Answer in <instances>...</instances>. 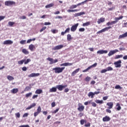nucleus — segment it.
Returning a JSON list of instances; mask_svg holds the SVG:
<instances>
[{"label":"nucleus","instance_id":"f257e3e1","mask_svg":"<svg viewBox=\"0 0 127 127\" xmlns=\"http://www.w3.org/2000/svg\"><path fill=\"white\" fill-rule=\"evenodd\" d=\"M124 18L123 16H121L119 17H115V21H113L112 22H108L106 23V25L107 26H110V25H113V24H116L117 22H118L119 20L121 19H123Z\"/></svg>","mask_w":127,"mask_h":127},{"label":"nucleus","instance_id":"f03ea898","mask_svg":"<svg viewBox=\"0 0 127 127\" xmlns=\"http://www.w3.org/2000/svg\"><path fill=\"white\" fill-rule=\"evenodd\" d=\"M65 67H56L53 68V71H55L56 74H60V73H62Z\"/></svg>","mask_w":127,"mask_h":127},{"label":"nucleus","instance_id":"7ed1b4c3","mask_svg":"<svg viewBox=\"0 0 127 127\" xmlns=\"http://www.w3.org/2000/svg\"><path fill=\"white\" fill-rule=\"evenodd\" d=\"M5 5L10 6L11 5H15V2L13 1H6L4 2Z\"/></svg>","mask_w":127,"mask_h":127},{"label":"nucleus","instance_id":"20e7f679","mask_svg":"<svg viewBox=\"0 0 127 127\" xmlns=\"http://www.w3.org/2000/svg\"><path fill=\"white\" fill-rule=\"evenodd\" d=\"M66 87H68V85H56V88L59 90V91H63V89H65V88H66Z\"/></svg>","mask_w":127,"mask_h":127},{"label":"nucleus","instance_id":"39448f33","mask_svg":"<svg viewBox=\"0 0 127 127\" xmlns=\"http://www.w3.org/2000/svg\"><path fill=\"white\" fill-rule=\"evenodd\" d=\"M114 65L116 68H121L122 67V61L119 60L118 61L115 62Z\"/></svg>","mask_w":127,"mask_h":127},{"label":"nucleus","instance_id":"423d86ee","mask_svg":"<svg viewBox=\"0 0 127 127\" xmlns=\"http://www.w3.org/2000/svg\"><path fill=\"white\" fill-rule=\"evenodd\" d=\"M47 60H48V61H50V64H54L55 63H57V62H58V60L57 59H55L54 61L53 60V58H48L47 59Z\"/></svg>","mask_w":127,"mask_h":127},{"label":"nucleus","instance_id":"0eeeda50","mask_svg":"<svg viewBox=\"0 0 127 127\" xmlns=\"http://www.w3.org/2000/svg\"><path fill=\"white\" fill-rule=\"evenodd\" d=\"M78 26H79V23H76L74 25H72L70 28V30L71 31H72V32H75V31H76V30H77V28L78 27Z\"/></svg>","mask_w":127,"mask_h":127},{"label":"nucleus","instance_id":"6e6552de","mask_svg":"<svg viewBox=\"0 0 127 127\" xmlns=\"http://www.w3.org/2000/svg\"><path fill=\"white\" fill-rule=\"evenodd\" d=\"M78 108H77V110L79 112H83L85 109V106H83L82 104L78 103Z\"/></svg>","mask_w":127,"mask_h":127},{"label":"nucleus","instance_id":"1a4fd4ad","mask_svg":"<svg viewBox=\"0 0 127 127\" xmlns=\"http://www.w3.org/2000/svg\"><path fill=\"white\" fill-rule=\"evenodd\" d=\"M117 52H119V51L118 50V49H115L114 50H112V51H110L109 52V53H108V55L109 56V57L114 55V54H115V53H117Z\"/></svg>","mask_w":127,"mask_h":127},{"label":"nucleus","instance_id":"9d476101","mask_svg":"<svg viewBox=\"0 0 127 127\" xmlns=\"http://www.w3.org/2000/svg\"><path fill=\"white\" fill-rule=\"evenodd\" d=\"M63 47H64V45H58L53 48L52 50H59L60 49H62Z\"/></svg>","mask_w":127,"mask_h":127},{"label":"nucleus","instance_id":"9b49d317","mask_svg":"<svg viewBox=\"0 0 127 127\" xmlns=\"http://www.w3.org/2000/svg\"><path fill=\"white\" fill-rule=\"evenodd\" d=\"M40 75V73H32L31 74L28 75V77H29V78H32L33 77H38V76H39Z\"/></svg>","mask_w":127,"mask_h":127},{"label":"nucleus","instance_id":"f8f14e48","mask_svg":"<svg viewBox=\"0 0 127 127\" xmlns=\"http://www.w3.org/2000/svg\"><path fill=\"white\" fill-rule=\"evenodd\" d=\"M12 43H13V42L12 41L10 40H7L4 41L3 43V44H4V45H6L7 44H8L9 45H10L12 44Z\"/></svg>","mask_w":127,"mask_h":127},{"label":"nucleus","instance_id":"ddd939ff","mask_svg":"<svg viewBox=\"0 0 127 127\" xmlns=\"http://www.w3.org/2000/svg\"><path fill=\"white\" fill-rule=\"evenodd\" d=\"M97 54H107L108 53L107 50H101L97 52Z\"/></svg>","mask_w":127,"mask_h":127},{"label":"nucleus","instance_id":"4468645a","mask_svg":"<svg viewBox=\"0 0 127 127\" xmlns=\"http://www.w3.org/2000/svg\"><path fill=\"white\" fill-rule=\"evenodd\" d=\"M69 32H70V28L69 27L66 28V30L64 32H62L61 35H62V36H64V35H65V34H66V33H69Z\"/></svg>","mask_w":127,"mask_h":127},{"label":"nucleus","instance_id":"2eb2a0df","mask_svg":"<svg viewBox=\"0 0 127 127\" xmlns=\"http://www.w3.org/2000/svg\"><path fill=\"white\" fill-rule=\"evenodd\" d=\"M105 20L106 19L104 17H101L100 18L98 19L97 20V23L100 24V23H102L103 22H105Z\"/></svg>","mask_w":127,"mask_h":127},{"label":"nucleus","instance_id":"dca6fc26","mask_svg":"<svg viewBox=\"0 0 127 127\" xmlns=\"http://www.w3.org/2000/svg\"><path fill=\"white\" fill-rule=\"evenodd\" d=\"M29 49L31 51H34L35 49H36V48L35 47V46H34L33 44H31L29 46Z\"/></svg>","mask_w":127,"mask_h":127},{"label":"nucleus","instance_id":"f3484780","mask_svg":"<svg viewBox=\"0 0 127 127\" xmlns=\"http://www.w3.org/2000/svg\"><path fill=\"white\" fill-rule=\"evenodd\" d=\"M103 122H110L111 121V118L109 116H106L105 117L103 118Z\"/></svg>","mask_w":127,"mask_h":127},{"label":"nucleus","instance_id":"a211bd4d","mask_svg":"<svg viewBox=\"0 0 127 127\" xmlns=\"http://www.w3.org/2000/svg\"><path fill=\"white\" fill-rule=\"evenodd\" d=\"M50 93H55L57 92V88L55 87H53L52 88L50 89L49 90Z\"/></svg>","mask_w":127,"mask_h":127},{"label":"nucleus","instance_id":"6ab92c4d","mask_svg":"<svg viewBox=\"0 0 127 127\" xmlns=\"http://www.w3.org/2000/svg\"><path fill=\"white\" fill-rule=\"evenodd\" d=\"M107 106H108V109H113V107H114V103L108 102L107 103Z\"/></svg>","mask_w":127,"mask_h":127},{"label":"nucleus","instance_id":"aec40b11","mask_svg":"<svg viewBox=\"0 0 127 127\" xmlns=\"http://www.w3.org/2000/svg\"><path fill=\"white\" fill-rule=\"evenodd\" d=\"M72 65H73V63H64L63 64H61V66H72Z\"/></svg>","mask_w":127,"mask_h":127},{"label":"nucleus","instance_id":"412c9836","mask_svg":"<svg viewBox=\"0 0 127 127\" xmlns=\"http://www.w3.org/2000/svg\"><path fill=\"white\" fill-rule=\"evenodd\" d=\"M125 37H127V32L122 35H120L119 37V39H122V38H125Z\"/></svg>","mask_w":127,"mask_h":127},{"label":"nucleus","instance_id":"4be33fe9","mask_svg":"<svg viewBox=\"0 0 127 127\" xmlns=\"http://www.w3.org/2000/svg\"><path fill=\"white\" fill-rule=\"evenodd\" d=\"M116 107L117 111H121L122 110V107H121V104H120V103H117Z\"/></svg>","mask_w":127,"mask_h":127},{"label":"nucleus","instance_id":"5701e85b","mask_svg":"<svg viewBox=\"0 0 127 127\" xmlns=\"http://www.w3.org/2000/svg\"><path fill=\"white\" fill-rule=\"evenodd\" d=\"M12 94H16V93L18 92V88H14L10 91Z\"/></svg>","mask_w":127,"mask_h":127},{"label":"nucleus","instance_id":"b1692460","mask_svg":"<svg viewBox=\"0 0 127 127\" xmlns=\"http://www.w3.org/2000/svg\"><path fill=\"white\" fill-rule=\"evenodd\" d=\"M85 12H80L79 13H76L75 14V17H78V16H81V15H83V14H85Z\"/></svg>","mask_w":127,"mask_h":127},{"label":"nucleus","instance_id":"393cba45","mask_svg":"<svg viewBox=\"0 0 127 127\" xmlns=\"http://www.w3.org/2000/svg\"><path fill=\"white\" fill-rule=\"evenodd\" d=\"M79 71H80V68H77L75 69L71 73V76H75V75H76V73H78Z\"/></svg>","mask_w":127,"mask_h":127},{"label":"nucleus","instance_id":"a878e982","mask_svg":"<svg viewBox=\"0 0 127 127\" xmlns=\"http://www.w3.org/2000/svg\"><path fill=\"white\" fill-rule=\"evenodd\" d=\"M36 106V104L33 103L32 105H31L30 106L28 107L26 110H30V109H32V108H34Z\"/></svg>","mask_w":127,"mask_h":127},{"label":"nucleus","instance_id":"bb28decb","mask_svg":"<svg viewBox=\"0 0 127 127\" xmlns=\"http://www.w3.org/2000/svg\"><path fill=\"white\" fill-rule=\"evenodd\" d=\"M22 53H24V54H25V55H27L29 54V52H28V51H27L25 49H22Z\"/></svg>","mask_w":127,"mask_h":127},{"label":"nucleus","instance_id":"cd10ccee","mask_svg":"<svg viewBox=\"0 0 127 127\" xmlns=\"http://www.w3.org/2000/svg\"><path fill=\"white\" fill-rule=\"evenodd\" d=\"M112 29V26H109V27H106L103 29H102V30L103 31V32H105V31H108V30H109V29Z\"/></svg>","mask_w":127,"mask_h":127},{"label":"nucleus","instance_id":"c85d7f7f","mask_svg":"<svg viewBox=\"0 0 127 127\" xmlns=\"http://www.w3.org/2000/svg\"><path fill=\"white\" fill-rule=\"evenodd\" d=\"M94 96H95L94 92H90L88 93V96L89 97H91V98L92 99H93V98H94Z\"/></svg>","mask_w":127,"mask_h":127},{"label":"nucleus","instance_id":"c756f323","mask_svg":"<svg viewBox=\"0 0 127 127\" xmlns=\"http://www.w3.org/2000/svg\"><path fill=\"white\" fill-rule=\"evenodd\" d=\"M42 93H43L42 89H37L35 91V94H42Z\"/></svg>","mask_w":127,"mask_h":127},{"label":"nucleus","instance_id":"7c9ffc66","mask_svg":"<svg viewBox=\"0 0 127 127\" xmlns=\"http://www.w3.org/2000/svg\"><path fill=\"white\" fill-rule=\"evenodd\" d=\"M54 5V3H51L50 4H48V5H46L45 6V7H46V8H49L50 7H52V6H53Z\"/></svg>","mask_w":127,"mask_h":127},{"label":"nucleus","instance_id":"2f4dec72","mask_svg":"<svg viewBox=\"0 0 127 127\" xmlns=\"http://www.w3.org/2000/svg\"><path fill=\"white\" fill-rule=\"evenodd\" d=\"M30 90H31V87L30 86H26L24 91V92H28V91H30Z\"/></svg>","mask_w":127,"mask_h":127},{"label":"nucleus","instance_id":"473e14b6","mask_svg":"<svg viewBox=\"0 0 127 127\" xmlns=\"http://www.w3.org/2000/svg\"><path fill=\"white\" fill-rule=\"evenodd\" d=\"M91 24V22L90 21L86 22V23H84L82 24V26H89Z\"/></svg>","mask_w":127,"mask_h":127},{"label":"nucleus","instance_id":"72a5a7b5","mask_svg":"<svg viewBox=\"0 0 127 127\" xmlns=\"http://www.w3.org/2000/svg\"><path fill=\"white\" fill-rule=\"evenodd\" d=\"M68 12H76L77 11H79V9H68L67 10Z\"/></svg>","mask_w":127,"mask_h":127},{"label":"nucleus","instance_id":"f704fd0d","mask_svg":"<svg viewBox=\"0 0 127 127\" xmlns=\"http://www.w3.org/2000/svg\"><path fill=\"white\" fill-rule=\"evenodd\" d=\"M72 39V36H71V35L70 34H68L67 35V40L68 41H70Z\"/></svg>","mask_w":127,"mask_h":127},{"label":"nucleus","instance_id":"c9c22d12","mask_svg":"<svg viewBox=\"0 0 127 127\" xmlns=\"http://www.w3.org/2000/svg\"><path fill=\"white\" fill-rule=\"evenodd\" d=\"M7 79L9 80V81H11L12 80H14V77L10 76V75H8L7 76Z\"/></svg>","mask_w":127,"mask_h":127},{"label":"nucleus","instance_id":"e433bc0d","mask_svg":"<svg viewBox=\"0 0 127 127\" xmlns=\"http://www.w3.org/2000/svg\"><path fill=\"white\" fill-rule=\"evenodd\" d=\"M15 22H12V21H9L8 23V24L9 25V26H10L11 27H12V26H13L14 24H15Z\"/></svg>","mask_w":127,"mask_h":127},{"label":"nucleus","instance_id":"4c0bfd02","mask_svg":"<svg viewBox=\"0 0 127 127\" xmlns=\"http://www.w3.org/2000/svg\"><path fill=\"white\" fill-rule=\"evenodd\" d=\"M25 61V59L22 60L21 61H19L18 62V64H19V65H22V64L24 63Z\"/></svg>","mask_w":127,"mask_h":127},{"label":"nucleus","instance_id":"58836bf2","mask_svg":"<svg viewBox=\"0 0 127 127\" xmlns=\"http://www.w3.org/2000/svg\"><path fill=\"white\" fill-rule=\"evenodd\" d=\"M77 8V4L71 5L69 7L70 9H74V8Z\"/></svg>","mask_w":127,"mask_h":127},{"label":"nucleus","instance_id":"ea45409f","mask_svg":"<svg viewBox=\"0 0 127 127\" xmlns=\"http://www.w3.org/2000/svg\"><path fill=\"white\" fill-rule=\"evenodd\" d=\"M31 96H32V92H30L25 94L26 98H29Z\"/></svg>","mask_w":127,"mask_h":127},{"label":"nucleus","instance_id":"a19ab883","mask_svg":"<svg viewBox=\"0 0 127 127\" xmlns=\"http://www.w3.org/2000/svg\"><path fill=\"white\" fill-rule=\"evenodd\" d=\"M31 61V60H30V59H28L26 60H25V61L24 62V64H28V63H29V62H30Z\"/></svg>","mask_w":127,"mask_h":127},{"label":"nucleus","instance_id":"79ce46f5","mask_svg":"<svg viewBox=\"0 0 127 127\" xmlns=\"http://www.w3.org/2000/svg\"><path fill=\"white\" fill-rule=\"evenodd\" d=\"M123 57V55H118L115 56V59H119V58H122Z\"/></svg>","mask_w":127,"mask_h":127},{"label":"nucleus","instance_id":"37998d69","mask_svg":"<svg viewBox=\"0 0 127 127\" xmlns=\"http://www.w3.org/2000/svg\"><path fill=\"white\" fill-rule=\"evenodd\" d=\"M95 102L97 103V104H103L104 102L103 100H95Z\"/></svg>","mask_w":127,"mask_h":127},{"label":"nucleus","instance_id":"c03bdc74","mask_svg":"<svg viewBox=\"0 0 127 127\" xmlns=\"http://www.w3.org/2000/svg\"><path fill=\"white\" fill-rule=\"evenodd\" d=\"M115 89H120V90H122V89H123V87H122L121 86V85H116V86L115 87Z\"/></svg>","mask_w":127,"mask_h":127},{"label":"nucleus","instance_id":"a18cd8bd","mask_svg":"<svg viewBox=\"0 0 127 127\" xmlns=\"http://www.w3.org/2000/svg\"><path fill=\"white\" fill-rule=\"evenodd\" d=\"M84 80L85 82H89V81L91 80V78L90 77V76H87Z\"/></svg>","mask_w":127,"mask_h":127},{"label":"nucleus","instance_id":"49530a36","mask_svg":"<svg viewBox=\"0 0 127 127\" xmlns=\"http://www.w3.org/2000/svg\"><path fill=\"white\" fill-rule=\"evenodd\" d=\"M37 111L38 113H39L40 114V113H41V107L40 106H38Z\"/></svg>","mask_w":127,"mask_h":127},{"label":"nucleus","instance_id":"de8ad7c7","mask_svg":"<svg viewBox=\"0 0 127 127\" xmlns=\"http://www.w3.org/2000/svg\"><path fill=\"white\" fill-rule=\"evenodd\" d=\"M86 120H84V119H82L80 121V124L83 125H84V124H85V123H86Z\"/></svg>","mask_w":127,"mask_h":127},{"label":"nucleus","instance_id":"09e8293b","mask_svg":"<svg viewBox=\"0 0 127 127\" xmlns=\"http://www.w3.org/2000/svg\"><path fill=\"white\" fill-rule=\"evenodd\" d=\"M107 71H113V67H111V66H109L106 69Z\"/></svg>","mask_w":127,"mask_h":127},{"label":"nucleus","instance_id":"8fccbe9b","mask_svg":"<svg viewBox=\"0 0 127 127\" xmlns=\"http://www.w3.org/2000/svg\"><path fill=\"white\" fill-rule=\"evenodd\" d=\"M51 32L52 33H54V34H55V33H57V32H58V30L56 29H53L51 30Z\"/></svg>","mask_w":127,"mask_h":127},{"label":"nucleus","instance_id":"3c124183","mask_svg":"<svg viewBox=\"0 0 127 127\" xmlns=\"http://www.w3.org/2000/svg\"><path fill=\"white\" fill-rule=\"evenodd\" d=\"M84 116V113L80 112L78 114V117L79 118H82V117Z\"/></svg>","mask_w":127,"mask_h":127},{"label":"nucleus","instance_id":"603ef678","mask_svg":"<svg viewBox=\"0 0 127 127\" xmlns=\"http://www.w3.org/2000/svg\"><path fill=\"white\" fill-rule=\"evenodd\" d=\"M98 65V64L97 63H95L94 64H92V65L90 66L89 67L91 68H93V67H96Z\"/></svg>","mask_w":127,"mask_h":127},{"label":"nucleus","instance_id":"864d4df0","mask_svg":"<svg viewBox=\"0 0 127 127\" xmlns=\"http://www.w3.org/2000/svg\"><path fill=\"white\" fill-rule=\"evenodd\" d=\"M90 69H91V67L90 66H89L87 68H86V69H84L82 71V72H83L84 73L87 72V71H89V70H90Z\"/></svg>","mask_w":127,"mask_h":127},{"label":"nucleus","instance_id":"5fc2aeb1","mask_svg":"<svg viewBox=\"0 0 127 127\" xmlns=\"http://www.w3.org/2000/svg\"><path fill=\"white\" fill-rule=\"evenodd\" d=\"M20 44H25L26 43V40H21L20 41Z\"/></svg>","mask_w":127,"mask_h":127},{"label":"nucleus","instance_id":"6e6d98bb","mask_svg":"<svg viewBox=\"0 0 127 127\" xmlns=\"http://www.w3.org/2000/svg\"><path fill=\"white\" fill-rule=\"evenodd\" d=\"M79 31L80 32H83V31H85V28H80L79 29Z\"/></svg>","mask_w":127,"mask_h":127},{"label":"nucleus","instance_id":"4d7b16f0","mask_svg":"<svg viewBox=\"0 0 127 127\" xmlns=\"http://www.w3.org/2000/svg\"><path fill=\"white\" fill-rule=\"evenodd\" d=\"M46 26L43 27L42 29H40V32H42V31H44V30H45L46 29Z\"/></svg>","mask_w":127,"mask_h":127},{"label":"nucleus","instance_id":"13d9d810","mask_svg":"<svg viewBox=\"0 0 127 127\" xmlns=\"http://www.w3.org/2000/svg\"><path fill=\"white\" fill-rule=\"evenodd\" d=\"M60 109L59 108H57L56 110H54L52 113L53 114H56L59 111Z\"/></svg>","mask_w":127,"mask_h":127},{"label":"nucleus","instance_id":"bf43d9fd","mask_svg":"<svg viewBox=\"0 0 127 127\" xmlns=\"http://www.w3.org/2000/svg\"><path fill=\"white\" fill-rule=\"evenodd\" d=\"M85 127H91V124L90 123H88L84 125Z\"/></svg>","mask_w":127,"mask_h":127},{"label":"nucleus","instance_id":"052dcab7","mask_svg":"<svg viewBox=\"0 0 127 127\" xmlns=\"http://www.w3.org/2000/svg\"><path fill=\"white\" fill-rule=\"evenodd\" d=\"M15 116L16 117V118H20V114L18 112L15 114Z\"/></svg>","mask_w":127,"mask_h":127},{"label":"nucleus","instance_id":"680f3d73","mask_svg":"<svg viewBox=\"0 0 127 127\" xmlns=\"http://www.w3.org/2000/svg\"><path fill=\"white\" fill-rule=\"evenodd\" d=\"M51 106H52V108H54V107H55V106H56V103L55 102L52 103Z\"/></svg>","mask_w":127,"mask_h":127},{"label":"nucleus","instance_id":"e2e57ef3","mask_svg":"<svg viewBox=\"0 0 127 127\" xmlns=\"http://www.w3.org/2000/svg\"><path fill=\"white\" fill-rule=\"evenodd\" d=\"M4 18H5L4 16H0V21H1V20L4 19Z\"/></svg>","mask_w":127,"mask_h":127},{"label":"nucleus","instance_id":"0e129e2a","mask_svg":"<svg viewBox=\"0 0 127 127\" xmlns=\"http://www.w3.org/2000/svg\"><path fill=\"white\" fill-rule=\"evenodd\" d=\"M91 105H92V107H97V104H96V103H95V102H92Z\"/></svg>","mask_w":127,"mask_h":127},{"label":"nucleus","instance_id":"69168bd1","mask_svg":"<svg viewBox=\"0 0 127 127\" xmlns=\"http://www.w3.org/2000/svg\"><path fill=\"white\" fill-rule=\"evenodd\" d=\"M51 25V23L49 22H45L44 23V25Z\"/></svg>","mask_w":127,"mask_h":127},{"label":"nucleus","instance_id":"338daca9","mask_svg":"<svg viewBox=\"0 0 127 127\" xmlns=\"http://www.w3.org/2000/svg\"><path fill=\"white\" fill-rule=\"evenodd\" d=\"M20 19H26V16L23 15L21 17H20Z\"/></svg>","mask_w":127,"mask_h":127},{"label":"nucleus","instance_id":"774afa93","mask_svg":"<svg viewBox=\"0 0 127 127\" xmlns=\"http://www.w3.org/2000/svg\"><path fill=\"white\" fill-rule=\"evenodd\" d=\"M19 127H29V125H21V126H20Z\"/></svg>","mask_w":127,"mask_h":127}]
</instances>
